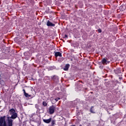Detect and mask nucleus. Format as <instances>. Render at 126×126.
<instances>
[{
	"mask_svg": "<svg viewBox=\"0 0 126 126\" xmlns=\"http://www.w3.org/2000/svg\"><path fill=\"white\" fill-rule=\"evenodd\" d=\"M28 18H29V20H31V21L33 20V18H32V17H29Z\"/></svg>",
	"mask_w": 126,
	"mask_h": 126,
	"instance_id": "6ab92c4d",
	"label": "nucleus"
},
{
	"mask_svg": "<svg viewBox=\"0 0 126 126\" xmlns=\"http://www.w3.org/2000/svg\"><path fill=\"white\" fill-rule=\"evenodd\" d=\"M97 31H98V33H102V30H101V29H98L97 30Z\"/></svg>",
	"mask_w": 126,
	"mask_h": 126,
	"instance_id": "f3484780",
	"label": "nucleus"
},
{
	"mask_svg": "<svg viewBox=\"0 0 126 126\" xmlns=\"http://www.w3.org/2000/svg\"><path fill=\"white\" fill-rule=\"evenodd\" d=\"M55 124H56V120H53L51 122L52 126H55Z\"/></svg>",
	"mask_w": 126,
	"mask_h": 126,
	"instance_id": "2eb2a0df",
	"label": "nucleus"
},
{
	"mask_svg": "<svg viewBox=\"0 0 126 126\" xmlns=\"http://www.w3.org/2000/svg\"><path fill=\"white\" fill-rule=\"evenodd\" d=\"M68 36H67V34H65L63 36V38H68Z\"/></svg>",
	"mask_w": 126,
	"mask_h": 126,
	"instance_id": "a211bd4d",
	"label": "nucleus"
},
{
	"mask_svg": "<svg viewBox=\"0 0 126 126\" xmlns=\"http://www.w3.org/2000/svg\"><path fill=\"white\" fill-rule=\"evenodd\" d=\"M55 57H56V58H58V57H63V55H62V53L60 52H55Z\"/></svg>",
	"mask_w": 126,
	"mask_h": 126,
	"instance_id": "423d86ee",
	"label": "nucleus"
},
{
	"mask_svg": "<svg viewBox=\"0 0 126 126\" xmlns=\"http://www.w3.org/2000/svg\"><path fill=\"white\" fill-rule=\"evenodd\" d=\"M32 80H33V81H34L35 79H34L33 78H32Z\"/></svg>",
	"mask_w": 126,
	"mask_h": 126,
	"instance_id": "4be33fe9",
	"label": "nucleus"
},
{
	"mask_svg": "<svg viewBox=\"0 0 126 126\" xmlns=\"http://www.w3.org/2000/svg\"><path fill=\"white\" fill-rule=\"evenodd\" d=\"M44 123L45 124H50L52 122V118H49V119H43Z\"/></svg>",
	"mask_w": 126,
	"mask_h": 126,
	"instance_id": "1a4fd4ad",
	"label": "nucleus"
},
{
	"mask_svg": "<svg viewBox=\"0 0 126 126\" xmlns=\"http://www.w3.org/2000/svg\"><path fill=\"white\" fill-rule=\"evenodd\" d=\"M119 79H120V80H122L123 79V77H119Z\"/></svg>",
	"mask_w": 126,
	"mask_h": 126,
	"instance_id": "412c9836",
	"label": "nucleus"
},
{
	"mask_svg": "<svg viewBox=\"0 0 126 126\" xmlns=\"http://www.w3.org/2000/svg\"><path fill=\"white\" fill-rule=\"evenodd\" d=\"M35 91H32V94H28V93H26L24 94V96L26 97V98H29V97H32V98H33V97L35 96Z\"/></svg>",
	"mask_w": 126,
	"mask_h": 126,
	"instance_id": "7ed1b4c3",
	"label": "nucleus"
},
{
	"mask_svg": "<svg viewBox=\"0 0 126 126\" xmlns=\"http://www.w3.org/2000/svg\"><path fill=\"white\" fill-rule=\"evenodd\" d=\"M101 63H102V64H107V63H110V62H108L107 61L106 59L103 58L102 59V60L101 61Z\"/></svg>",
	"mask_w": 126,
	"mask_h": 126,
	"instance_id": "9d476101",
	"label": "nucleus"
},
{
	"mask_svg": "<svg viewBox=\"0 0 126 126\" xmlns=\"http://www.w3.org/2000/svg\"><path fill=\"white\" fill-rule=\"evenodd\" d=\"M114 72L116 73V74H119V73H121V68H117L116 69H115Z\"/></svg>",
	"mask_w": 126,
	"mask_h": 126,
	"instance_id": "f8f14e48",
	"label": "nucleus"
},
{
	"mask_svg": "<svg viewBox=\"0 0 126 126\" xmlns=\"http://www.w3.org/2000/svg\"><path fill=\"white\" fill-rule=\"evenodd\" d=\"M70 61H71V62H72V61H73V60L72 59H71L70 60Z\"/></svg>",
	"mask_w": 126,
	"mask_h": 126,
	"instance_id": "5701e85b",
	"label": "nucleus"
},
{
	"mask_svg": "<svg viewBox=\"0 0 126 126\" xmlns=\"http://www.w3.org/2000/svg\"><path fill=\"white\" fill-rule=\"evenodd\" d=\"M9 112L10 113V115H12L13 114L16 113V112H15V110L13 108L10 109Z\"/></svg>",
	"mask_w": 126,
	"mask_h": 126,
	"instance_id": "9b49d317",
	"label": "nucleus"
},
{
	"mask_svg": "<svg viewBox=\"0 0 126 126\" xmlns=\"http://www.w3.org/2000/svg\"><path fill=\"white\" fill-rule=\"evenodd\" d=\"M93 108H94V106H92L90 109V113H92V114H95V112L93 111Z\"/></svg>",
	"mask_w": 126,
	"mask_h": 126,
	"instance_id": "ddd939ff",
	"label": "nucleus"
},
{
	"mask_svg": "<svg viewBox=\"0 0 126 126\" xmlns=\"http://www.w3.org/2000/svg\"><path fill=\"white\" fill-rule=\"evenodd\" d=\"M70 66V65L69 64H68V63L66 64L65 66H64V67L63 68V70L67 71V70H68V68H69Z\"/></svg>",
	"mask_w": 126,
	"mask_h": 126,
	"instance_id": "6e6552de",
	"label": "nucleus"
},
{
	"mask_svg": "<svg viewBox=\"0 0 126 126\" xmlns=\"http://www.w3.org/2000/svg\"><path fill=\"white\" fill-rule=\"evenodd\" d=\"M57 110H59V108H57Z\"/></svg>",
	"mask_w": 126,
	"mask_h": 126,
	"instance_id": "b1692460",
	"label": "nucleus"
},
{
	"mask_svg": "<svg viewBox=\"0 0 126 126\" xmlns=\"http://www.w3.org/2000/svg\"><path fill=\"white\" fill-rule=\"evenodd\" d=\"M11 116H7V121H8V124L9 126H13V120H15L16 118H17L18 115L17 113H14L13 114H11Z\"/></svg>",
	"mask_w": 126,
	"mask_h": 126,
	"instance_id": "f257e3e1",
	"label": "nucleus"
},
{
	"mask_svg": "<svg viewBox=\"0 0 126 126\" xmlns=\"http://www.w3.org/2000/svg\"><path fill=\"white\" fill-rule=\"evenodd\" d=\"M53 100H55V101H56V102H58V101H59V100H61V98L57 97L56 98L53 99Z\"/></svg>",
	"mask_w": 126,
	"mask_h": 126,
	"instance_id": "dca6fc26",
	"label": "nucleus"
},
{
	"mask_svg": "<svg viewBox=\"0 0 126 126\" xmlns=\"http://www.w3.org/2000/svg\"><path fill=\"white\" fill-rule=\"evenodd\" d=\"M7 121V125H6V121H5V116L0 117V126H9L8 121Z\"/></svg>",
	"mask_w": 126,
	"mask_h": 126,
	"instance_id": "f03ea898",
	"label": "nucleus"
},
{
	"mask_svg": "<svg viewBox=\"0 0 126 126\" xmlns=\"http://www.w3.org/2000/svg\"><path fill=\"white\" fill-rule=\"evenodd\" d=\"M47 26H48V27H55L56 26V24H53L51 21H49V20L47 21Z\"/></svg>",
	"mask_w": 126,
	"mask_h": 126,
	"instance_id": "39448f33",
	"label": "nucleus"
},
{
	"mask_svg": "<svg viewBox=\"0 0 126 126\" xmlns=\"http://www.w3.org/2000/svg\"><path fill=\"white\" fill-rule=\"evenodd\" d=\"M42 105L44 107H47V106H48V103H47V102L46 101H43L42 102Z\"/></svg>",
	"mask_w": 126,
	"mask_h": 126,
	"instance_id": "4468645a",
	"label": "nucleus"
},
{
	"mask_svg": "<svg viewBox=\"0 0 126 126\" xmlns=\"http://www.w3.org/2000/svg\"><path fill=\"white\" fill-rule=\"evenodd\" d=\"M23 92H24V94H25V93H26V92L25 91V89H23Z\"/></svg>",
	"mask_w": 126,
	"mask_h": 126,
	"instance_id": "aec40b11",
	"label": "nucleus"
},
{
	"mask_svg": "<svg viewBox=\"0 0 126 126\" xmlns=\"http://www.w3.org/2000/svg\"><path fill=\"white\" fill-rule=\"evenodd\" d=\"M55 110H56V106L52 105L49 108V114L52 115L55 113Z\"/></svg>",
	"mask_w": 126,
	"mask_h": 126,
	"instance_id": "20e7f679",
	"label": "nucleus"
},
{
	"mask_svg": "<svg viewBox=\"0 0 126 126\" xmlns=\"http://www.w3.org/2000/svg\"><path fill=\"white\" fill-rule=\"evenodd\" d=\"M52 79L55 81V82H59V77L58 76L54 75L52 77Z\"/></svg>",
	"mask_w": 126,
	"mask_h": 126,
	"instance_id": "0eeeda50",
	"label": "nucleus"
}]
</instances>
